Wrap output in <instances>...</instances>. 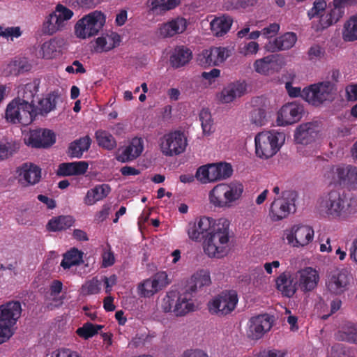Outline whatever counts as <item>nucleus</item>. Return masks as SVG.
<instances>
[{
  "mask_svg": "<svg viewBox=\"0 0 357 357\" xmlns=\"http://www.w3.org/2000/svg\"><path fill=\"white\" fill-rule=\"evenodd\" d=\"M230 225L231 222L226 217L204 215L189 222L186 232L190 240L202 241L203 251L207 257L221 259L228 252Z\"/></svg>",
  "mask_w": 357,
  "mask_h": 357,
  "instance_id": "nucleus-1",
  "label": "nucleus"
},
{
  "mask_svg": "<svg viewBox=\"0 0 357 357\" xmlns=\"http://www.w3.org/2000/svg\"><path fill=\"white\" fill-rule=\"evenodd\" d=\"M330 189L317 201L319 213L332 221H343L349 219L357 212V202L348 199L339 188Z\"/></svg>",
  "mask_w": 357,
  "mask_h": 357,
  "instance_id": "nucleus-2",
  "label": "nucleus"
},
{
  "mask_svg": "<svg viewBox=\"0 0 357 357\" xmlns=\"http://www.w3.org/2000/svg\"><path fill=\"white\" fill-rule=\"evenodd\" d=\"M243 192V185L239 181L220 183L208 191V202L214 208H229L241 201Z\"/></svg>",
  "mask_w": 357,
  "mask_h": 357,
  "instance_id": "nucleus-3",
  "label": "nucleus"
},
{
  "mask_svg": "<svg viewBox=\"0 0 357 357\" xmlns=\"http://www.w3.org/2000/svg\"><path fill=\"white\" fill-rule=\"evenodd\" d=\"M337 8H328L325 0L314 1L307 12L308 19L311 20V29L320 33L336 24L342 17Z\"/></svg>",
  "mask_w": 357,
  "mask_h": 357,
  "instance_id": "nucleus-4",
  "label": "nucleus"
},
{
  "mask_svg": "<svg viewBox=\"0 0 357 357\" xmlns=\"http://www.w3.org/2000/svg\"><path fill=\"white\" fill-rule=\"evenodd\" d=\"M285 142V135L277 130L262 131L255 137V153L261 160L274 156Z\"/></svg>",
  "mask_w": 357,
  "mask_h": 357,
  "instance_id": "nucleus-5",
  "label": "nucleus"
},
{
  "mask_svg": "<svg viewBox=\"0 0 357 357\" xmlns=\"http://www.w3.org/2000/svg\"><path fill=\"white\" fill-rule=\"evenodd\" d=\"M324 180L329 187L337 188L344 185L350 190L357 189V167L351 165L339 164L328 168Z\"/></svg>",
  "mask_w": 357,
  "mask_h": 357,
  "instance_id": "nucleus-6",
  "label": "nucleus"
},
{
  "mask_svg": "<svg viewBox=\"0 0 357 357\" xmlns=\"http://www.w3.org/2000/svg\"><path fill=\"white\" fill-rule=\"evenodd\" d=\"M107 15L101 10H96L84 15L74 26L75 36L81 40L96 36L105 26Z\"/></svg>",
  "mask_w": 357,
  "mask_h": 357,
  "instance_id": "nucleus-7",
  "label": "nucleus"
},
{
  "mask_svg": "<svg viewBox=\"0 0 357 357\" xmlns=\"http://www.w3.org/2000/svg\"><path fill=\"white\" fill-rule=\"evenodd\" d=\"M21 313L22 306L18 301H9L0 305V344L13 335L14 326Z\"/></svg>",
  "mask_w": 357,
  "mask_h": 357,
  "instance_id": "nucleus-8",
  "label": "nucleus"
},
{
  "mask_svg": "<svg viewBox=\"0 0 357 357\" xmlns=\"http://www.w3.org/2000/svg\"><path fill=\"white\" fill-rule=\"evenodd\" d=\"M37 116V111L31 104L20 98L9 102L5 111V119L11 123L28 125Z\"/></svg>",
  "mask_w": 357,
  "mask_h": 357,
  "instance_id": "nucleus-9",
  "label": "nucleus"
},
{
  "mask_svg": "<svg viewBox=\"0 0 357 357\" xmlns=\"http://www.w3.org/2000/svg\"><path fill=\"white\" fill-rule=\"evenodd\" d=\"M233 169L226 162L208 163L200 166L195 173V178L202 184L226 180L231 176Z\"/></svg>",
  "mask_w": 357,
  "mask_h": 357,
  "instance_id": "nucleus-10",
  "label": "nucleus"
},
{
  "mask_svg": "<svg viewBox=\"0 0 357 357\" xmlns=\"http://www.w3.org/2000/svg\"><path fill=\"white\" fill-rule=\"evenodd\" d=\"M335 94V84L330 81L315 83L303 89V99L313 106L332 101Z\"/></svg>",
  "mask_w": 357,
  "mask_h": 357,
  "instance_id": "nucleus-11",
  "label": "nucleus"
},
{
  "mask_svg": "<svg viewBox=\"0 0 357 357\" xmlns=\"http://www.w3.org/2000/svg\"><path fill=\"white\" fill-rule=\"evenodd\" d=\"M188 144V137L185 132L177 130L165 133L159 139L160 151L167 157L182 154L185 151Z\"/></svg>",
  "mask_w": 357,
  "mask_h": 357,
  "instance_id": "nucleus-12",
  "label": "nucleus"
},
{
  "mask_svg": "<svg viewBox=\"0 0 357 357\" xmlns=\"http://www.w3.org/2000/svg\"><path fill=\"white\" fill-rule=\"evenodd\" d=\"M314 237V231L309 225H295L286 229L283 238L289 245L296 248H301L310 244Z\"/></svg>",
  "mask_w": 357,
  "mask_h": 357,
  "instance_id": "nucleus-13",
  "label": "nucleus"
},
{
  "mask_svg": "<svg viewBox=\"0 0 357 357\" xmlns=\"http://www.w3.org/2000/svg\"><path fill=\"white\" fill-rule=\"evenodd\" d=\"M238 301V295L235 291H225L214 296L208 302V309L212 314L227 315L234 310Z\"/></svg>",
  "mask_w": 357,
  "mask_h": 357,
  "instance_id": "nucleus-14",
  "label": "nucleus"
},
{
  "mask_svg": "<svg viewBox=\"0 0 357 357\" xmlns=\"http://www.w3.org/2000/svg\"><path fill=\"white\" fill-rule=\"evenodd\" d=\"M352 280V275L347 269H336L328 275L326 287L331 294L341 295L349 289Z\"/></svg>",
  "mask_w": 357,
  "mask_h": 357,
  "instance_id": "nucleus-15",
  "label": "nucleus"
},
{
  "mask_svg": "<svg viewBox=\"0 0 357 357\" xmlns=\"http://www.w3.org/2000/svg\"><path fill=\"white\" fill-rule=\"evenodd\" d=\"M295 194L291 191H284L281 196L275 198L271 204L269 216L273 221L281 220L294 210Z\"/></svg>",
  "mask_w": 357,
  "mask_h": 357,
  "instance_id": "nucleus-16",
  "label": "nucleus"
},
{
  "mask_svg": "<svg viewBox=\"0 0 357 357\" xmlns=\"http://www.w3.org/2000/svg\"><path fill=\"white\" fill-rule=\"evenodd\" d=\"M321 139V128L316 122H307L299 125L294 131V142L301 145L317 144Z\"/></svg>",
  "mask_w": 357,
  "mask_h": 357,
  "instance_id": "nucleus-17",
  "label": "nucleus"
},
{
  "mask_svg": "<svg viewBox=\"0 0 357 357\" xmlns=\"http://www.w3.org/2000/svg\"><path fill=\"white\" fill-rule=\"evenodd\" d=\"M168 275L165 271L158 272L151 278L141 282L137 287L140 296L149 298L169 284Z\"/></svg>",
  "mask_w": 357,
  "mask_h": 357,
  "instance_id": "nucleus-18",
  "label": "nucleus"
},
{
  "mask_svg": "<svg viewBox=\"0 0 357 357\" xmlns=\"http://www.w3.org/2000/svg\"><path fill=\"white\" fill-rule=\"evenodd\" d=\"M24 143L34 148H48L56 142L54 132L48 129H37L23 132Z\"/></svg>",
  "mask_w": 357,
  "mask_h": 357,
  "instance_id": "nucleus-19",
  "label": "nucleus"
},
{
  "mask_svg": "<svg viewBox=\"0 0 357 357\" xmlns=\"http://www.w3.org/2000/svg\"><path fill=\"white\" fill-rule=\"evenodd\" d=\"M231 55L230 50L225 47H211L204 50L198 55L199 63L204 67L218 66Z\"/></svg>",
  "mask_w": 357,
  "mask_h": 357,
  "instance_id": "nucleus-20",
  "label": "nucleus"
},
{
  "mask_svg": "<svg viewBox=\"0 0 357 357\" xmlns=\"http://www.w3.org/2000/svg\"><path fill=\"white\" fill-rule=\"evenodd\" d=\"M272 326L273 320L268 314L253 317L248 322L246 335L250 340H259L271 330Z\"/></svg>",
  "mask_w": 357,
  "mask_h": 357,
  "instance_id": "nucleus-21",
  "label": "nucleus"
},
{
  "mask_svg": "<svg viewBox=\"0 0 357 357\" xmlns=\"http://www.w3.org/2000/svg\"><path fill=\"white\" fill-rule=\"evenodd\" d=\"M298 289L307 293L314 290L320 281L319 271L312 266H305L296 272Z\"/></svg>",
  "mask_w": 357,
  "mask_h": 357,
  "instance_id": "nucleus-22",
  "label": "nucleus"
},
{
  "mask_svg": "<svg viewBox=\"0 0 357 357\" xmlns=\"http://www.w3.org/2000/svg\"><path fill=\"white\" fill-rule=\"evenodd\" d=\"M122 42L121 36L113 30H107L93 41V50L96 53H106L117 48Z\"/></svg>",
  "mask_w": 357,
  "mask_h": 357,
  "instance_id": "nucleus-23",
  "label": "nucleus"
},
{
  "mask_svg": "<svg viewBox=\"0 0 357 357\" xmlns=\"http://www.w3.org/2000/svg\"><path fill=\"white\" fill-rule=\"evenodd\" d=\"M303 112L302 105L295 102H289L278 110L275 120L278 126H287L298 121Z\"/></svg>",
  "mask_w": 357,
  "mask_h": 357,
  "instance_id": "nucleus-24",
  "label": "nucleus"
},
{
  "mask_svg": "<svg viewBox=\"0 0 357 357\" xmlns=\"http://www.w3.org/2000/svg\"><path fill=\"white\" fill-rule=\"evenodd\" d=\"M144 149V139L139 137L132 138L128 144L118 149L116 159L121 162H128L139 157Z\"/></svg>",
  "mask_w": 357,
  "mask_h": 357,
  "instance_id": "nucleus-25",
  "label": "nucleus"
},
{
  "mask_svg": "<svg viewBox=\"0 0 357 357\" xmlns=\"http://www.w3.org/2000/svg\"><path fill=\"white\" fill-rule=\"evenodd\" d=\"M17 178L23 186H31L40 182L42 171L40 167L31 163H24L17 167Z\"/></svg>",
  "mask_w": 357,
  "mask_h": 357,
  "instance_id": "nucleus-26",
  "label": "nucleus"
},
{
  "mask_svg": "<svg viewBox=\"0 0 357 357\" xmlns=\"http://www.w3.org/2000/svg\"><path fill=\"white\" fill-rule=\"evenodd\" d=\"M188 22L182 17H177L161 23L157 29V34L161 38H172L183 33L187 29Z\"/></svg>",
  "mask_w": 357,
  "mask_h": 357,
  "instance_id": "nucleus-27",
  "label": "nucleus"
},
{
  "mask_svg": "<svg viewBox=\"0 0 357 357\" xmlns=\"http://www.w3.org/2000/svg\"><path fill=\"white\" fill-rule=\"evenodd\" d=\"M274 282L275 289L287 298L293 297L298 289L296 276L294 277L289 271L280 273Z\"/></svg>",
  "mask_w": 357,
  "mask_h": 357,
  "instance_id": "nucleus-28",
  "label": "nucleus"
},
{
  "mask_svg": "<svg viewBox=\"0 0 357 357\" xmlns=\"http://www.w3.org/2000/svg\"><path fill=\"white\" fill-rule=\"evenodd\" d=\"M247 91V84L245 82H234L229 83L216 95L217 100L220 103H230L236 98L243 96Z\"/></svg>",
  "mask_w": 357,
  "mask_h": 357,
  "instance_id": "nucleus-29",
  "label": "nucleus"
},
{
  "mask_svg": "<svg viewBox=\"0 0 357 357\" xmlns=\"http://www.w3.org/2000/svg\"><path fill=\"white\" fill-rule=\"evenodd\" d=\"M296 41V34L293 32H287L273 40H269L265 45L264 48L270 52L286 50L294 47Z\"/></svg>",
  "mask_w": 357,
  "mask_h": 357,
  "instance_id": "nucleus-30",
  "label": "nucleus"
},
{
  "mask_svg": "<svg viewBox=\"0 0 357 357\" xmlns=\"http://www.w3.org/2000/svg\"><path fill=\"white\" fill-rule=\"evenodd\" d=\"M62 54L61 41L57 38H51L42 43L36 52L38 58L52 60Z\"/></svg>",
  "mask_w": 357,
  "mask_h": 357,
  "instance_id": "nucleus-31",
  "label": "nucleus"
},
{
  "mask_svg": "<svg viewBox=\"0 0 357 357\" xmlns=\"http://www.w3.org/2000/svg\"><path fill=\"white\" fill-rule=\"evenodd\" d=\"M89 169V162L81 160L64 162L59 165L56 174L62 176H79L84 174Z\"/></svg>",
  "mask_w": 357,
  "mask_h": 357,
  "instance_id": "nucleus-32",
  "label": "nucleus"
},
{
  "mask_svg": "<svg viewBox=\"0 0 357 357\" xmlns=\"http://www.w3.org/2000/svg\"><path fill=\"white\" fill-rule=\"evenodd\" d=\"M233 20L226 15L215 16L210 22V30L215 37H222L231 29Z\"/></svg>",
  "mask_w": 357,
  "mask_h": 357,
  "instance_id": "nucleus-33",
  "label": "nucleus"
},
{
  "mask_svg": "<svg viewBox=\"0 0 357 357\" xmlns=\"http://www.w3.org/2000/svg\"><path fill=\"white\" fill-rule=\"evenodd\" d=\"M110 192L111 188L108 184L97 185L86 192L83 202L87 206L94 205L107 197Z\"/></svg>",
  "mask_w": 357,
  "mask_h": 357,
  "instance_id": "nucleus-34",
  "label": "nucleus"
},
{
  "mask_svg": "<svg viewBox=\"0 0 357 357\" xmlns=\"http://www.w3.org/2000/svg\"><path fill=\"white\" fill-rule=\"evenodd\" d=\"M175 316H185L196 310L195 303L188 292L180 294L178 292Z\"/></svg>",
  "mask_w": 357,
  "mask_h": 357,
  "instance_id": "nucleus-35",
  "label": "nucleus"
},
{
  "mask_svg": "<svg viewBox=\"0 0 357 357\" xmlns=\"http://www.w3.org/2000/svg\"><path fill=\"white\" fill-rule=\"evenodd\" d=\"M181 1V0H148L146 6L152 13L162 15L175 8Z\"/></svg>",
  "mask_w": 357,
  "mask_h": 357,
  "instance_id": "nucleus-36",
  "label": "nucleus"
},
{
  "mask_svg": "<svg viewBox=\"0 0 357 357\" xmlns=\"http://www.w3.org/2000/svg\"><path fill=\"white\" fill-rule=\"evenodd\" d=\"M192 59V52L187 47L178 46L174 48L170 56V63L174 68L187 64Z\"/></svg>",
  "mask_w": 357,
  "mask_h": 357,
  "instance_id": "nucleus-37",
  "label": "nucleus"
},
{
  "mask_svg": "<svg viewBox=\"0 0 357 357\" xmlns=\"http://www.w3.org/2000/svg\"><path fill=\"white\" fill-rule=\"evenodd\" d=\"M211 283L210 272L206 269H199L195 272L190 278L189 285L191 291Z\"/></svg>",
  "mask_w": 357,
  "mask_h": 357,
  "instance_id": "nucleus-38",
  "label": "nucleus"
},
{
  "mask_svg": "<svg viewBox=\"0 0 357 357\" xmlns=\"http://www.w3.org/2000/svg\"><path fill=\"white\" fill-rule=\"evenodd\" d=\"M91 139L89 136H84L71 142L68 147V155L71 158H80L83 153L89 150Z\"/></svg>",
  "mask_w": 357,
  "mask_h": 357,
  "instance_id": "nucleus-39",
  "label": "nucleus"
},
{
  "mask_svg": "<svg viewBox=\"0 0 357 357\" xmlns=\"http://www.w3.org/2000/svg\"><path fill=\"white\" fill-rule=\"evenodd\" d=\"M74 224V219L70 215H61L52 218L47 225V230L50 231H59L65 230Z\"/></svg>",
  "mask_w": 357,
  "mask_h": 357,
  "instance_id": "nucleus-40",
  "label": "nucleus"
},
{
  "mask_svg": "<svg viewBox=\"0 0 357 357\" xmlns=\"http://www.w3.org/2000/svg\"><path fill=\"white\" fill-rule=\"evenodd\" d=\"M342 36L343 40L347 42L357 40V13L351 16L344 22Z\"/></svg>",
  "mask_w": 357,
  "mask_h": 357,
  "instance_id": "nucleus-41",
  "label": "nucleus"
},
{
  "mask_svg": "<svg viewBox=\"0 0 357 357\" xmlns=\"http://www.w3.org/2000/svg\"><path fill=\"white\" fill-rule=\"evenodd\" d=\"M178 291H169L158 303V308L163 312L175 315Z\"/></svg>",
  "mask_w": 357,
  "mask_h": 357,
  "instance_id": "nucleus-42",
  "label": "nucleus"
},
{
  "mask_svg": "<svg viewBox=\"0 0 357 357\" xmlns=\"http://www.w3.org/2000/svg\"><path fill=\"white\" fill-rule=\"evenodd\" d=\"M57 95L54 93L47 94L38 102L37 108V115H45L54 110L56 107Z\"/></svg>",
  "mask_w": 357,
  "mask_h": 357,
  "instance_id": "nucleus-43",
  "label": "nucleus"
},
{
  "mask_svg": "<svg viewBox=\"0 0 357 357\" xmlns=\"http://www.w3.org/2000/svg\"><path fill=\"white\" fill-rule=\"evenodd\" d=\"M336 337L339 340L357 344V324H347L337 332Z\"/></svg>",
  "mask_w": 357,
  "mask_h": 357,
  "instance_id": "nucleus-44",
  "label": "nucleus"
},
{
  "mask_svg": "<svg viewBox=\"0 0 357 357\" xmlns=\"http://www.w3.org/2000/svg\"><path fill=\"white\" fill-rule=\"evenodd\" d=\"M51 14L54 20L57 22L58 25L60 24L63 29L67 24V22L70 20L74 15L70 9L61 4H58L54 11Z\"/></svg>",
  "mask_w": 357,
  "mask_h": 357,
  "instance_id": "nucleus-45",
  "label": "nucleus"
},
{
  "mask_svg": "<svg viewBox=\"0 0 357 357\" xmlns=\"http://www.w3.org/2000/svg\"><path fill=\"white\" fill-rule=\"evenodd\" d=\"M202 134L204 136H210L215 131L213 119L208 109H202L199 114Z\"/></svg>",
  "mask_w": 357,
  "mask_h": 357,
  "instance_id": "nucleus-46",
  "label": "nucleus"
},
{
  "mask_svg": "<svg viewBox=\"0 0 357 357\" xmlns=\"http://www.w3.org/2000/svg\"><path fill=\"white\" fill-rule=\"evenodd\" d=\"M63 284L59 280H54L52 282L50 288V295L48 299L51 308L60 306L63 303V297L60 295Z\"/></svg>",
  "mask_w": 357,
  "mask_h": 357,
  "instance_id": "nucleus-47",
  "label": "nucleus"
},
{
  "mask_svg": "<svg viewBox=\"0 0 357 357\" xmlns=\"http://www.w3.org/2000/svg\"><path fill=\"white\" fill-rule=\"evenodd\" d=\"M273 56L269 55L255 60L253 63L255 71L262 75H269L273 70Z\"/></svg>",
  "mask_w": 357,
  "mask_h": 357,
  "instance_id": "nucleus-48",
  "label": "nucleus"
},
{
  "mask_svg": "<svg viewBox=\"0 0 357 357\" xmlns=\"http://www.w3.org/2000/svg\"><path fill=\"white\" fill-rule=\"evenodd\" d=\"M82 252L77 249L73 248L63 255L61 266L64 268H70L82 262Z\"/></svg>",
  "mask_w": 357,
  "mask_h": 357,
  "instance_id": "nucleus-49",
  "label": "nucleus"
},
{
  "mask_svg": "<svg viewBox=\"0 0 357 357\" xmlns=\"http://www.w3.org/2000/svg\"><path fill=\"white\" fill-rule=\"evenodd\" d=\"M99 146L107 150H112L116 146L114 137L107 131L99 130L95 134Z\"/></svg>",
  "mask_w": 357,
  "mask_h": 357,
  "instance_id": "nucleus-50",
  "label": "nucleus"
},
{
  "mask_svg": "<svg viewBox=\"0 0 357 357\" xmlns=\"http://www.w3.org/2000/svg\"><path fill=\"white\" fill-rule=\"evenodd\" d=\"M102 327L103 326L102 325L86 322L82 327H79L76 330V334L80 338L88 340L98 334Z\"/></svg>",
  "mask_w": 357,
  "mask_h": 357,
  "instance_id": "nucleus-51",
  "label": "nucleus"
},
{
  "mask_svg": "<svg viewBox=\"0 0 357 357\" xmlns=\"http://www.w3.org/2000/svg\"><path fill=\"white\" fill-rule=\"evenodd\" d=\"M63 29L60 24L58 25L57 22L54 20L52 14L45 19L41 28L43 33L49 36H52Z\"/></svg>",
  "mask_w": 357,
  "mask_h": 357,
  "instance_id": "nucleus-52",
  "label": "nucleus"
},
{
  "mask_svg": "<svg viewBox=\"0 0 357 357\" xmlns=\"http://www.w3.org/2000/svg\"><path fill=\"white\" fill-rule=\"evenodd\" d=\"M102 281L93 278L86 281L82 287L81 292L84 295L97 294L100 292Z\"/></svg>",
  "mask_w": 357,
  "mask_h": 357,
  "instance_id": "nucleus-53",
  "label": "nucleus"
},
{
  "mask_svg": "<svg viewBox=\"0 0 357 357\" xmlns=\"http://www.w3.org/2000/svg\"><path fill=\"white\" fill-rule=\"evenodd\" d=\"M22 34V31L20 26L0 27V36L8 40L13 41L15 38H20Z\"/></svg>",
  "mask_w": 357,
  "mask_h": 357,
  "instance_id": "nucleus-54",
  "label": "nucleus"
},
{
  "mask_svg": "<svg viewBox=\"0 0 357 357\" xmlns=\"http://www.w3.org/2000/svg\"><path fill=\"white\" fill-rule=\"evenodd\" d=\"M259 50V45L255 41L245 43L239 48V53L243 56L255 55Z\"/></svg>",
  "mask_w": 357,
  "mask_h": 357,
  "instance_id": "nucleus-55",
  "label": "nucleus"
},
{
  "mask_svg": "<svg viewBox=\"0 0 357 357\" xmlns=\"http://www.w3.org/2000/svg\"><path fill=\"white\" fill-rule=\"evenodd\" d=\"M115 256L109 246L104 248L101 255V266L104 268L112 266L115 263Z\"/></svg>",
  "mask_w": 357,
  "mask_h": 357,
  "instance_id": "nucleus-56",
  "label": "nucleus"
},
{
  "mask_svg": "<svg viewBox=\"0 0 357 357\" xmlns=\"http://www.w3.org/2000/svg\"><path fill=\"white\" fill-rule=\"evenodd\" d=\"M251 121L257 126H262L266 123V114L262 109H255L252 112Z\"/></svg>",
  "mask_w": 357,
  "mask_h": 357,
  "instance_id": "nucleus-57",
  "label": "nucleus"
},
{
  "mask_svg": "<svg viewBox=\"0 0 357 357\" xmlns=\"http://www.w3.org/2000/svg\"><path fill=\"white\" fill-rule=\"evenodd\" d=\"M49 357H81L78 352L66 348L55 349L49 354Z\"/></svg>",
  "mask_w": 357,
  "mask_h": 357,
  "instance_id": "nucleus-58",
  "label": "nucleus"
},
{
  "mask_svg": "<svg viewBox=\"0 0 357 357\" xmlns=\"http://www.w3.org/2000/svg\"><path fill=\"white\" fill-rule=\"evenodd\" d=\"M220 76V70L218 68H213L209 72H203L202 73V77L209 84L214 83Z\"/></svg>",
  "mask_w": 357,
  "mask_h": 357,
  "instance_id": "nucleus-59",
  "label": "nucleus"
},
{
  "mask_svg": "<svg viewBox=\"0 0 357 357\" xmlns=\"http://www.w3.org/2000/svg\"><path fill=\"white\" fill-rule=\"evenodd\" d=\"M324 55V49L317 45L312 46L308 51V56L310 60L319 59L322 58Z\"/></svg>",
  "mask_w": 357,
  "mask_h": 357,
  "instance_id": "nucleus-60",
  "label": "nucleus"
},
{
  "mask_svg": "<svg viewBox=\"0 0 357 357\" xmlns=\"http://www.w3.org/2000/svg\"><path fill=\"white\" fill-rule=\"evenodd\" d=\"M279 24L273 23L263 29L261 30V35L266 38H270L275 36L279 31Z\"/></svg>",
  "mask_w": 357,
  "mask_h": 357,
  "instance_id": "nucleus-61",
  "label": "nucleus"
},
{
  "mask_svg": "<svg viewBox=\"0 0 357 357\" xmlns=\"http://www.w3.org/2000/svg\"><path fill=\"white\" fill-rule=\"evenodd\" d=\"M285 88L289 96L291 98L301 97L303 98V90L300 87L294 86L292 82H287L285 84Z\"/></svg>",
  "mask_w": 357,
  "mask_h": 357,
  "instance_id": "nucleus-62",
  "label": "nucleus"
},
{
  "mask_svg": "<svg viewBox=\"0 0 357 357\" xmlns=\"http://www.w3.org/2000/svg\"><path fill=\"white\" fill-rule=\"evenodd\" d=\"M110 208L108 206H103L101 210L97 212L94 216V221L96 223L103 222L107 219L109 214Z\"/></svg>",
  "mask_w": 357,
  "mask_h": 357,
  "instance_id": "nucleus-63",
  "label": "nucleus"
},
{
  "mask_svg": "<svg viewBox=\"0 0 357 357\" xmlns=\"http://www.w3.org/2000/svg\"><path fill=\"white\" fill-rule=\"evenodd\" d=\"M66 71L68 73H84L86 72L83 65L79 61H74L71 66L66 68Z\"/></svg>",
  "mask_w": 357,
  "mask_h": 357,
  "instance_id": "nucleus-64",
  "label": "nucleus"
}]
</instances>
